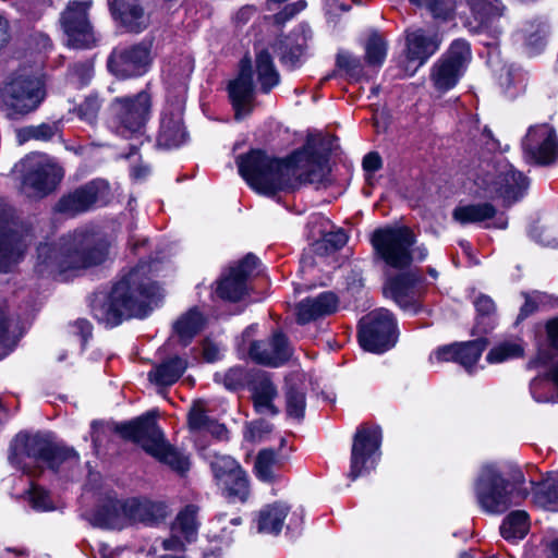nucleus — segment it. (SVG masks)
Instances as JSON below:
<instances>
[{
  "instance_id": "nucleus-1",
  "label": "nucleus",
  "mask_w": 558,
  "mask_h": 558,
  "mask_svg": "<svg viewBox=\"0 0 558 558\" xmlns=\"http://www.w3.org/2000/svg\"><path fill=\"white\" fill-rule=\"evenodd\" d=\"M335 138L328 135H308L304 146L287 159H278L262 149H252L236 157L239 173L255 191L274 195L278 191L294 190L302 184L329 182V154Z\"/></svg>"
},
{
  "instance_id": "nucleus-2",
  "label": "nucleus",
  "mask_w": 558,
  "mask_h": 558,
  "mask_svg": "<svg viewBox=\"0 0 558 558\" xmlns=\"http://www.w3.org/2000/svg\"><path fill=\"white\" fill-rule=\"evenodd\" d=\"M148 272L149 266L140 264L122 272L108 294L95 293L90 302L94 317L110 326L132 317H146L162 298L160 287Z\"/></svg>"
},
{
  "instance_id": "nucleus-3",
  "label": "nucleus",
  "mask_w": 558,
  "mask_h": 558,
  "mask_svg": "<svg viewBox=\"0 0 558 558\" xmlns=\"http://www.w3.org/2000/svg\"><path fill=\"white\" fill-rule=\"evenodd\" d=\"M108 254L104 238L93 232H75L58 243H40L35 271L41 277H54L72 269L101 264Z\"/></svg>"
},
{
  "instance_id": "nucleus-4",
  "label": "nucleus",
  "mask_w": 558,
  "mask_h": 558,
  "mask_svg": "<svg viewBox=\"0 0 558 558\" xmlns=\"http://www.w3.org/2000/svg\"><path fill=\"white\" fill-rule=\"evenodd\" d=\"M8 459L14 468L34 475L39 462L57 472L63 464H76L78 454L73 448L54 444L40 434L20 433L11 441Z\"/></svg>"
},
{
  "instance_id": "nucleus-5",
  "label": "nucleus",
  "mask_w": 558,
  "mask_h": 558,
  "mask_svg": "<svg viewBox=\"0 0 558 558\" xmlns=\"http://www.w3.org/2000/svg\"><path fill=\"white\" fill-rule=\"evenodd\" d=\"M524 476L513 469L508 477L496 464L482 466L474 484L480 507L488 513H502L525 498V494L514 493V486L522 484Z\"/></svg>"
},
{
  "instance_id": "nucleus-6",
  "label": "nucleus",
  "mask_w": 558,
  "mask_h": 558,
  "mask_svg": "<svg viewBox=\"0 0 558 558\" xmlns=\"http://www.w3.org/2000/svg\"><path fill=\"white\" fill-rule=\"evenodd\" d=\"M116 432L124 439L141 445L147 453L168 464L172 470L179 473H184L189 470L190 462L187 457L166 442L162 432L150 414L119 424L116 427Z\"/></svg>"
},
{
  "instance_id": "nucleus-7",
  "label": "nucleus",
  "mask_w": 558,
  "mask_h": 558,
  "mask_svg": "<svg viewBox=\"0 0 558 558\" xmlns=\"http://www.w3.org/2000/svg\"><path fill=\"white\" fill-rule=\"evenodd\" d=\"M151 107V96L146 90L132 96L116 97L108 107L109 125L122 137L140 136L145 132Z\"/></svg>"
},
{
  "instance_id": "nucleus-8",
  "label": "nucleus",
  "mask_w": 558,
  "mask_h": 558,
  "mask_svg": "<svg viewBox=\"0 0 558 558\" xmlns=\"http://www.w3.org/2000/svg\"><path fill=\"white\" fill-rule=\"evenodd\" d=\"M476 185L489 198H500L506 206L519 201L529 186V180L506 160L486 163L475 179Z\"/></svg>"
},
{
  "instance_id": "nucleus-9",
  "label": "nucleus",
  "mask_w": 558,
  "mask_h": 558,
  "mask_svg": "<svg viewBox=\"0 0 558 558\" xmlns=\"http://www.w3.org/2000/svg\"><path fill=\"white\" fill-rule=\"evenodd\" d=\"M357 341L367 352L381 354L392 349L399 337L393 314L386 308H377L364 315L357 324Z\"/></svg>"
},
{
  "instance_id": "nucleus-10",
  "label": "nucleus",
  "mask_w": 558,
  "mask_h": 558,
  "mask_svg": "<svg viewBox=\"0 0 558 558\" xmlns=\"http://www.w3.org/2000/svg\"><path fill=\"white\" fill-rule=\"evenodd\" d=\"M46 97L44 83L35 76L17 74L0 87V99L12 114L26 116L40 106Z\"/></svg>"
},
{
  "instance_id": "nucleus-11",
  "label": "nucleus",
  "mask_w": 558,
  "mask_h": 558,
  "mask_svg": "<svg viewBox=\"0 0 558 558\" xmlns=\"http://www.w3.org/2000/svg\"><path fill=\"white\" fill-rule=\"evenodd\" d=\"M416 242L414 232L407 226L385 227L374 231L372 243L385 260L393 268L403 269L413 262L412 246Z\"/></svg>"
},
{
  "instance_id": "nucleus-12",
  "label": "nucleus",
  "mask_w": 558,
  "mask_h": 558,
  "mask_svg": "<svg viewBox=\"0 0 558 558\" xmlns=\"http://www.w3.org/2000/svg\"><path fill=\"white\" fill-rule=\"evenodd\" d=\"M31 241L29 226L11 207L0 208V271L17 263Z\"/></svg>"
},
{
  "instance_id": "nucleus-13",
  "label": "nucleus",
  "mask_w": 558,
  "mask_h": 558,
  "mask_svg": "<svg viewBox=\"0 0 558 558\" xmlns=\"http://www.w3.org/2000/svg\"><path fill=\"white\" fill-rule=\"evenodd\" d=\"M22 168L25 170L23 191L28 197H45L63 178L62 168L45 154L26 156L22 160Z\"/></svg>"
},
{
  "instance_id": "nucleus-14",
  "label": "nucleus",
  "mask_w": 558,
  "mask_h": 558,
  "mask_svg": "<svg viewBox=\"0 0 558 558\" xmlns=\"http://www.w3.org/2000/svg\"><path fill=\"white\" fill-rule=\"evenodd\" d=\"M472 59L471 47L468 41L457 39L449 49L432 66L429 80L439 93L453 88L464 74Z\"/></svg>"
},
{
  "instance_id": "nucleus-15",
  "label": "nucleus",
  "mask_w": 558,
  "mask_h": 558,
  "mask_svg": "<svg viewBox=\"0 0 558 558\" xmlns=\"http://www.w3.org/2000/svg\"><path fill=\"white\" fill-rule=\"evenodd\" d=\"M151 40H142L131 46L113 48L107 60V68L119 78L137 77L145 74L153 61Z\"/></svg>"
},
{
  "instance_id": "nucleus-16",
  "label": "nucleus",
  "mask_w": 558,
  "mask_h": 558,
  "mask_svg": "<svg viewBox=\"0 0 558 558\" xmlns=\"http://www.w3.org/2000/svg\"><path fill=\"white\" fill-rule=\"evenodd\" d=\"M89 4L90 2H69L61 13L60 24L70 47L87 49L96 44V36L87 15Z\"/></svg>"
},
{
  "instance_id": "nucleus-17",
  "label": "nucleus",
  "mask_w": 558,
  "mask_h": 558,
  "mask_svg": "<svg viewBox=\"0 0 558 558\" xmlns=\"http://www.w3.org/2000/svg\"><path fill=\"white\" fill-rule=\"evenodd\" d=\"M527 161L548 166L558 159V138L555 129L547 124L533 125L522 141Z\"/></svg>"
},
{
  "instance_id": "nucleus-18",
  "label": "nucleus",
  "mask_w": 558,
  "mask_h": 558,
  "mask_svg": "<svg viewBox=\"0 0 558 558\" xmlns=\"http://www.w3.org/2000/svg\"><path fill=\"white\" fill-rule=\"evenodd\" d=\"M109 193L107 182L94 180L63 195L54 206L57 213L73 217L102 202Z\"/></svg>"
},
{
  "instance_id": "nucleus-19",
  "label": "nucleus",
  "mask_w": 558,
  "mask_h": 558,
  "mask_svg": "<svg viewBox=\"0 0 558 558\" xmlns=\"http://www.w3.org/2000/svg\"><path fill=\"white\" fill-rule=\"evenodd\" d=\"M258 265V258L248 253L238 265L229 268L217 282L216 293L226 301L238 302L247 293V280Z\"/></svg>"
},
{
  "instance_id": "nucleus-20",
  "label": "nucleus",
  "mask_w": 558,
  "mask_h": 558,
  "mask_svg": "<svg viewBox=\"0 0 558 558\" xmlns=\"http://www.w3.org/2000/svg\"><path fill=\"white\" fill-rule=\"evenodd\" d=\"M293 349L281 330H275L265 340L253 341L248 349L250 357L257 364L278 367L290 360Z\"/></svg>"
},
{
  "instance_id": "nucleus-21",
  "label": "nucleus",
  "mask_w": 558,
  "mask_h": 558,
  "mask_svg": "<svg viewBox=\"0 0 558 558\" xmlns=\"http://www.w3.org/2000/svg\"><path fill=\"white\" fill-rule=\"evenodd\" d=\"M379 445V427L365 424L357 429L351 450V480L374 468L373 454L378 450Z\"/></svg>"
},
{
  "instance_id": "nucleus-22",
  "label": "nucleus",
  "mask_w": 558,
  "mask_h": 558,
  "mask_svg": "<svg viewBox=\"0 0 558 558\" xmlns=\"http://www.w3.org/2000/svg\"><path fill=\"white\" fill-rule=\"evenodd\" d=\"M421 278L408 271L387 278L383 293L402 310L416 313L420 308Z\"/></svg>"
},
{
  "instance_id": "nucleus-23",
  "label": "nucleus",
  "mask_w": 558,
  "mask_h": 558,
  "mask_svg": "<svg viewBox=\"0 0 558 558\" xmlns=\"http://www.w3.org/2000/svg\"><path fill=\"white\" fill-rule=\"evenodd\" d=\"M166 502L149 498H130L124 500V514L131 524L141 523L145 526H158L169 515Z\"/></svg>"
},
{
  "instance_id": "nucleus-24",
  "label": "nucleus",
  "mask_w": 558,
  "mask_h": 558,
  "mask_svg": "<svg viewBox=\"0 0 558 558\" xmlns=\"http://www.w3.org/2000/svg\"><path fill=\"white\" fill-rule=\"evenodd\" d=\"M229 96L235 110V119L248 114L254 100V84L251 59L244 58L240 62V72L235 80L229 83Z\"/></svg>"
},
{
  "instance_id": "nucleus-25",
  "label": "nucleus",
  "mask_w": 558,
  "mask_h": 558,
  "mask_svg": "<svg viewBox=\"0 0 558 558\" xmlns=\"http://www.w3.org/2000/svg\"><path fill=\"white\" fill-rule=\"evenodd\" d=\"M487 343L485 338H478L472 341L444 345L436 350L435 357L439 362L459 363L468 372H471L486 349Z\"/></svg>"
},
{
  "instance_id": "nucleus-26",
  "label": "nucleus",
  "mask_w": 558,
  "mask_h": 558,
  "mask_svg": "<svg viewBox=\"0 0 558 558\" xmlns=\"http://www.w3.org/2000/svg\"><path fill=\"white\" fill-rule=\"evenodd\" d=\"M439 39L436 35H427L423 29L407 31L405 33V59L408 62L407 71L410 64L415 63L411 74L422 66L438 49Z\"/></svg>"
},
{
  "instance_id": "nucleus-27",
  "label": "nucleus",
  "mask_w": 558,
  "mask_h": 558,
  "mask_svg": "<svg viewBox=\"0 0 558 558\" xmlns=\"http://www.w3.org/2000/svg\"><path fill=\"white\" fill-rule=\"evenodd\" d=\"M310 37L308 26L300 25L290 35L278 37L272 49L283 65L294 68L300 62Z\"/></svg>"
},
{
  "instance_id": "nucleus-28",
  "label": "nucleus",
  "mask_w": 558,
  "mask_h": 558,
  "mask_svg": "<svg viewBox=\"0 0 558 558\" xmlns=\"http://www.w3.org/2000/svg\"><path fill=\"white\" fill-rule=\"evenodd\" d=\"M187 138V132L183 124V112L181 108L166 109L160 119V126L157 135L158 146L165 148L178 147Z\"/></svg>"
},
{
  "instance_id": "nucleus-29",
  "label": "nucleus",
  "mask_w": 558,
  "mask_h": 558,
  "mask_svg": "<svg viewBox=\"0 0 558 558\" xmlns=\"http://www.w3.org/2000/svg\"><path fill=\"white\" fill-rule=\"evenodd\" d=\"M338 305V298L332 292H324L315 298H306L298 303L296 322L300 325L308 324L323 316L332 314Z\"/></svg>"
},
{
  "instance_id": "nucleus-30",
  "label": "nucleus",
  "mask_w": 558,
  "mask_h": 558,
  "mask_svg": "<svg viewBox=\"0 0 558 558\" xmlns=\"http://www.w3.org/2000/svg\"><path fill=\"white\" fill-rule=\"evenodd\" d=\"M116 22L130 33H141L149 24V15L138 2H110Z\"/></svg>"
},
{
  "instance_id": "nucleus-31",
  "label": "nucleus",
  "mask_w": 558,
  "mask_h": 558,
  "mask_svg": "<svg viewBox=\"0 0 558 558\" xmlns=\"http://www.w3.org/2000/svg\"><path fill=\"white\" fill-rule=\"evenodd\" d=\"M472 19L469 21V26L473 32H490L494 36L500 33V29L495 26V23L502 16L505 7L501 2L495 4L494 2H470Z\"/></svg>"
},
{
  "instance_id": "nucleus-32",
  "label": "nucleus",
  "mask_w": 558,
  "mask_h": 558,
  "mask_svg": "<svg viewBox=\"0 0 558 558\" xmlns=\"http://www.w3.org/2000/svg\"><path fill=\"white\" fill-rule=\"evenodd\" d=\"M252 402L259 414L277 415L279 409L274 401L278 397V390L270 377L266 374L257 376L251 386Z\"/></svg>"
},
{
  "instance_id": "nucleus-33",
  "label": "nucleus",
  "mask_w": 558,
  "mask_h": 558,
  "mask_svg": "<svg viewBox=\"0 0 558 558\" xmlns=\"http://www.w3.org/2000/svg\"><path fill=\"white\" fill-rule=\"evenodd\" d=\"M187 360L178 355L162 361L148 373V379L158 386H171L179 380L187 368Z\"/></svg>"
},
{
  "instance_id": "nucleus-34",
  "label": "nucleus",
  "mask_w": 558,
  "mask_h": 558,
  "mask_svg": "<svg viewBox=\"0 0 558 558\" xmlns=\"http://www.w3.org/2000/svg\"><path fill=\"white\" fill-rule=\"evenodd\" d=\"M128 522L124 514V501L108 500L99 506L92 515L95 526L105 529H122Z\"/></svg>"
},
{
  "instance_id": "nucleus-35",
  "label": "nucleus",
  "mask_w": 558,
  "mask_h": 558,
  "mask_svg": "<svg viewBox=\"0 0 558 558\" xmlns=\"http://www.w3.org/2000/svg\"><path fill=\"white\" fill-rule=\"evenodd\" d=\"M290 508L282 502L267 505L259 511L257 530L260 533L279 534Z\"/></svg>"
},
{
  "instance_id": "nucleus-36",
  "label": "nucleus",
  "mask_w": 558,
  "mask_h": 558,
  "mask_svg": "<svg viewBox=\"0 0 558 558\" xmlns=\"http://www.w3.org/2000/svg\"><path fill=\"white\" fill-rule=\"evenodd\" d=\"M205 317L193 307L184 313L173 325V330L183 345H187L191 340L203 329Z\"/></svg>"
},
{
  "instance_id": "nucleus-37",
  "label": "nucleus",
  "mask_w": 558,
  "mask_h": 558,
  "mask_svg": "<svg viewBox=\"0 0 558 558\" xmlns=\"http://www.w3.org/2000/svg\"><path fill=\"white\" fill-rule=\"evenodd\" d=\"M497 209L490 203L458 206L452 211V218L461 223H478L495 217Z\"/></svg>"
},
{
  "instance_id": "nucleus-38",
  "label": "nucleus",
  "mask_w": 558,
  "mask_h": 558,
  "mask_svg": "<svg viewBox=\"0 0 558 558\" xmlns=\"http://www.w3.org/2000/svg\"><path fill=\"white\" fill-rule=\"evenodd\" d=\"M256 73L260 90L268 94L280 82V75L274 64L272 58L267 50H262L256 56Z\"/></svg>"
},
{
  "instance_id": "nucleus-39",
  "label": "nucleus",
  "mask_w": 558,
  "mask_h": 558,
  "mask_svg": "<svg viewBox=\"0 0 558 558\" xmlns=\"http://www.w3.org/2000/svg\"><path fill=\"white\" fill-rule=\"evenodd\" d=\"M198 507L195 505L185 506L178 514L171 525V532L179 533L185 542L196 539L199 522L197 520Z\"/></svg>"
},
{
  "instance_id": "nucleus-40",
  "label": "nucleus",
  "mask_w": 558,
  "mask_h": 558,
  "mask_svg": "<svg viewBox=\"0 0 558 558\" xmlns=\"http://www.w3.org/2000/svg\"><path fill=\"white\" fill-rule=\"evenodd\" d=\"M19 341L17 325L7 304H0V359L9 354Z\"/></svg>"
},
{
  "instance_id": "nucleus-41",
  "label": "nucleus",
  "mask_w": 558,
  "mask_h": 558,
  "mask_svg": "<svg viewBox=\"0 0 558 558\" xmlns=\"http://www.w3.org/2000/svg\"><path fill=\"white\" fill-rule=\"evenodd\" d=\"M530 529L529 515L523 510L510 512L500 525V534L507 541L523 538Z\"/></svg>"
},
{
  "instance_id": "nucleus-42",
  "label": "nucleus",
  "mask_w": 558,
  "mask_h": 558,
  "mask_svg": "<svg viewBox=\"0 0 558 558\" xmlns=\"http://www.w3.org/2000/svg\"><path fill=\"white\" fill-rule=\"evenodd\" d=\"M281 466V461L275 449H263L257 453L254 470L256 476L266 483H272L277 480L276 469Z\"/></svg>"
},
{
  "instance_id": "nucleus-43",
  "label": "nucleus",
  "mask_w": 558,
  "mask_h": 558,
  "mask_svg": "<svg viewBox=\"0 0 558 558\" xmlns=\"http://www.w3.org/2000/svg\"><path fill=\"white\" fill-rule=\"evenodd\" d=\"M225 497L231 501L245 502L250 495V484L246 473L241 470L219 484Z\"/></svg>"
},
{
  "instance_id": "nucleus-44",
  "label": "nucleus",
  "mask_w": 558,
  "mask_h": 558,
  "mask_svg": "<svg viewBox=\"0 0 558 558\" xmlns=\"http://www.w3.org/2000/svg\"><path fill=\"white\" fill-rule=\"evenodd\" d=\"M388 49L386 37L376 29L367 35L364 41L365 61L373 66H379L384 63Z\"/></svg>"
},
{
  "instance_id": "nucleus-45",
  "label": "nucleus",
  "mask_w": 558,
  "mask_h": 558,
  "mask_svg": "<svg viewBox=\"0 0 558 558\" xmlns=\"http://www.w3.org/2000/svg\"><path fill=\"white\" fill-rule=\"evenodd\" d=\"M61 132L60 121L41 123L39 125H27L16 130L19 144H24L29 140L50 141Z\"/></svg>"
},
{
  "instance_id": "nucleus-46",
  "label": "nucleus",
  "mask_w": 558,
  "mask_h": 558,
  "mask_svg": "<svg viewBox=\"0 0 558 558\" xmlns=\"http://www.w3.org/2000/svg\"><path fill=\"white\" fill-rule=\"evenodd\" d=\"M535 499L544 508L558 511V472L550 473L538 485Z\"/></svg>"
},
{
  "instance_id": "nucleus-47",
  "label": "nucleus",
  "mask_w": 558,
  "mask_h": 558,
  "mask_svg": "<svg viewBox=\"0 0 558 558\" xmlns=\"http://www.w3.org/2000/svg\"><path fill=\"white\" fill-rule=\"evenodd\" d=\"M347 241L348 236L342 230L327 232L311 244L310 251L319 256L329 255L340 250Z\"/></svg>"
},
{
  "instance_id": "nucleus-48",
  "label": "nucleus",
  "mask_w": 558,
  "mask_h": 558,
  "mask_svg": "<svg viewBox=\"0 0 558 558\" xmlns=\"http://www.w3.org/2000/svg\"><path fill=\"white\" fill-rule=\"evenodd\" d=\"M16 499L27 500L31 507L36 511H47L53 509L49 493L44 487L33 482L31 483L28 489L16 496Z\"/></svg>"
},
{
  "instance_id": "nucleus-49",
  "label": "nucleus",
  "mask_w": 558,
  "mask_h": 558,
  "mask_svg": "<svg viewBox=\"0 0 558 558\" xmlns=\"http://www.w3.org/2000/svg\"><path fill=\"white\" fill-rule=\"evenodd\" d=\"M287 413L289 416L301 420L305 411V392L294 383L287 384L286 390Z\"/></svg>"
},
{
  "instance_id": "nucleus-50",
  "label": "nucleus",
  "mask_w": 558,
  "mask_h": 558,
  "mask_svg": "<svg viewBox=\"0 0 558 558\" xmlns=\"http://www.w3.org/2000/svg\"><path fill=\"white\" fill-rule=\"evenodd\" d=\"M524 349L521 343L515 341H504L495 345L487 354L489 363H501L509 359L523 355Z\"/></svg>"
},
{
  "instance_id": "nucleus-51",
  "label": "nucleus",
  "mask_w": 558,
  "mask_h": 558,
  "mask_svg": "<svg viewBox=\"0 0 558 558\" xmlns=\"http://www.w3.org/2000/svg\"><path fill=\"white\" fill-rule=\"evenodd\" d=\"M210 468L218 485L242 470L240 464L230 456H215Z\"/></svg>"
},
{
  "instance_id": "nucleus-52",
  "label": "nucleus",
  "mask_w": 558,
  "mask_h": 558,
  "mask_svg": "<svg viewBox=\"0 0 558 558\" xmlns=\"http://www.w3.org/2000/svg\"><path fill=\"white\" fill-rule=\"evenodd\" d=\"M246 379V371L241 366L231 367L223 374H215V381L222 384L228 390L232 391L243 388Z\"/></svg>"
},
{
  "instance_id": "nucleus-53",
  "label": "nucleus",
  "mask_w": 558,
  "mask_h": 558,
  "mask_svg": "<svg viewBox=\"0 0 558 558\" xmlns=\"http://www.w3.org/2000/svg\"><path fill=\"white\" fill-rule=\"evenodd\" d=\"M204 402L198 400L193 402L187 413V425L190 430L199 433L204 432L213 420L207 415Z\"/></svg>"
},
{
  "instance_id": "nucleus-54",
  "label": "nucleus",
  "mask_w": 558,
  "mask_h": 558,
  "mask_svg": "<svg viewBox=\"0 0 558 558\" xmlns=\"http://www.w3.org/2000/svg\"><path fill=\"white\" fill-rule=\"evenodd\" d=\"M194 70V60L189 54H182L169 65V75L179 83H184Z\"/></svg>"
},
{
  "instance_id": "nucleus-55",
  "label": "nucleus",
  "mask_w": 558,
  "mask_h": 558,
  "mask_svg": "<svg viewBox=\"0 0 558 558\" xmlns=\"http://www.w3.org/2000/svg\"><path fill=\"white\" fill-rule=\"evenodd\" d=\"M100 101L97 96L87 97L77 108L76 113L82 121L94 124L97 121Z\"/></svg>"
},
{
  "instance_id": "nucleus-56",
  "label": "nucleus",
  "mask_w": 558,
  "mask_h": 558,
  "mask_svg": "<svg viewBox=\"0 0 558 558\" xmlns=\"http://www.w3.org/2000/svg\"><path fill=\"white\" fill-rule=\"evenodd\" d=\"M547 300L546 293H536L534 295L525 294V302L520 308L517 320L521 322L537 312L539 308H545Z\"/></svg>"
},
{
  "instance_id": "nucleus-57",
  "label": "nucleus",
  "mask_w": 558,
  "mask_h": 558,
  "mask_svg": "<svg viewBox=\"0 0 558 558\" xmlns=\"http://www.w3.org/2000/svg\"><path fill=\"white\" fill-rule=\"evenodd\" d=\"M305 8V2L287 3L277 13L266 15L265 19L271 21L275 25L282 26L286 22L294 17Z\"/></svg>"
},
{
  "instance_id": "nucleus-58",
  "label": "nucleus",
  "mask_w": 558,
  "mask_h": 558,
  "mask_svg": "<svg viewBox=\"0 0 558 558\" xmlns=\"http://www.w3.org/2000/svg\"><path fill=\"white\" fill-rule=\"evenodd\" d=\"M433 15L435 20L447 22L453 17V2H416Z\"/></svg>"
},
{
  "instance_id": "nucleus-59",
  "label": "nucleus",
  "mask_w": 558,
  "mask_h": 558,
  "mask_svg": "<svg viewBox=\"0 0 558 558\" xmlns=\"http://www.w3.org/2000/svg\"><path fill=\"white\" fill-rule=\"evenodd\" d=\"M92 324L85 318H78L73 324H71V333L81 337L83 347L92 337Z\"/></svg>"
},
{
  "instance_id": "nucleus-60",
  "label": "nucleus",
  "mask_w": 558,
  "mask_h": 558,
  "mask_svg": "<svg viewBox=\"0 0 558 558\" xmlns=\"http://www.w3.org/2000/svg\"><path fill=\"white\" fill-rule=\"evenodd\" d=\"M476 312L481 316H490L496 311V305L492 298L485 294L478 295L474 301Z\"/></svg>"
},
{
  "instance_id": "nucleus-61",
  "label": "nucleus",
  "mask_w": 558,
  "mask_h": 558,
  "mask_svg": "<svg viewBox=\"0 0 558 558\" xmlns=\"http://www.w3.org/2000/svg\"><path fill=\"white\" fill-rule=\"evenodd\" d=\"M547 34L546 25H538L534 33L526 37V44L534 50H539L545 45V37Z\"/></svg>"
},
{
  "instance_id": "nucleus-62",
  "label": "nucleus",
  "mask_w": 558,
  "mask_h": 558,
  "mask_svg": "<svg viewBox=\"0 0 558 558\" xmlns=\"http://www.w3.org/2000/svg\"><path fill=\"white\" fill-rule=\"evenodd\" d=\"M381 157L377 151H371L363 158V169L367 173H373L381 168Z\"/></svg>"
},
{
  "instance_id": "nucleus-63",
  "label": "nucleus",
  "mask_w": 558,
  "mask_h": 558,
  "mask_svg": "<svg viewBox=\"0 0 558 558\" xmlns=\"http://www.w3.org/2000/svg\"><path fill=\"white\" fill-rule=\"evenodd\" d=\"M162 548L168 551H184L185 545L181 541L180 534L172 532L170 537L162 541Z\"/></svg>"
},
{
  "instance_id": "nucleus-64",
  "label": "nucleus",
  "mask_w": 558,
  "mask_h": 558,
  "mask_svg": "<svg viewBox=\"0 0 558 558\" xmlns=\"http://www.w3.org/2000/svg\"><path fill=\"white\" fill-rule=\"evenodd\" d=\"M272 425L264 420H258L250 425V432L253 438H262L264 434L271 432Z\"/></svg>"
}]
</instances>
